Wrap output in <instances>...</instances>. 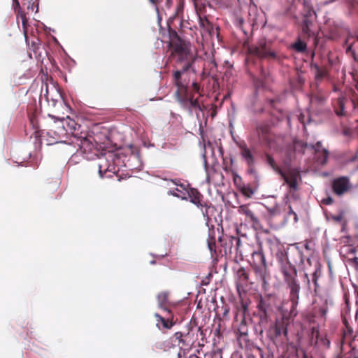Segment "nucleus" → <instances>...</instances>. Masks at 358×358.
Segmentation results:
<instances>
[{"mask_svg":"<svg viewBox=\"0 0 358 358\" xmlns=\"http://www.w3.org/2000/svg\"><path fill=\"white\" fill-rule=\"evenodd\" d=\"M169 47V59L176 62L171 82L177 88L176 91L188 92L189 71H194L192 65L196 60V56L191 50L190 43L183 40L178 34L170 29Z\"/></svg>","mask_w":358,"mask_h":358,"instance_id":"f257e3e1","label":"nucleus"},{"mask_svg":"<svg viewBox=\"0 0 358 358\" xmlns=\"http://www.w3.org/2000/svg\"><path fill=\"white\" fill-rule=\"evenodd\" d=\"M78 129H81V125L77 124L74 120L62 118L54 122L48 131V136L53 140L51 143L63 142L64 141V138L68 135L73 137L74 133Z\"/></svg>","mask_w":358,"mask_h":358,"instance_id":"f03ea898","label":"nucleus"},{"mask_svg":"<svg viewBox=\"0 0 358 358\" xmlns=\"http://www.w3.org/2000/svg\"><path fill=\"white\" fill-rule=\"evenodd\" d=\"M282 272L285 276V282L290 289L291 313H293L296 308L299 299L300 285L296 279L297 271L294 266L289 264L282 267Z\"/></svg>","mask_w":358,"mask_h":358,"instance_id":"7ed1b4c3","label":"nucleus"},{"mask_svg":"<svg viewBox=\"0 0 358 358\" xmlns=\"http://www.w3.org/2000/svg\"><path fill=\"white\" fill-rule=\"evenodd\" d=\"M119 159L117 155L113 152L101 153L97 163L100 177L111 178L113 174H116L119 171L117 166Z\"/></svg>","mask_w":358,"mask_h":358,"instance_id":"20e7f679","label":"nucleus"},{"mask_svg":"<svg viewBox=\"0 0 358 358\" xmlns=\"http://www.w3.org/2000/svg\"><path fill=\"white\" fill-rule=\"evenodd\" d=\"M250 266L255 274L257 280L262 282L264 285H266V279L269 272L265 255L262 249L254 251L252 253Z\"/></svg>","mask_w":358,"mask_h":358,"instance_id":"39448f33","label":"nucleus"},{"mask_svg":"<svg viewBox=\"0 0 358 358\" xmlns=\"http://www.w3.org/2000/svg\"><path fill=\"white\" fill-rule=\"evenodd\" d=\"M248 52L259 59H277L278 56L271 48V43L265 38H259L257 42L248 47Z\"/></svg>","mask_w":358,"mask_h":358,"instance_id":"423d86ee","label":"nucleus"},{"mask_svg":"<svg viewBox=\"0 0 358 358\" xmlns=\"http://www.w3.org/2000/svg\"><path fill=\"white\" fill-rule=\"evenodd\" d=\"M74 134L73 138L76 141H72V143L78 145L83 152L90 153L93 152L94 150L96 151V143L93 136L88 135L87 131L81 129H77Z\"/></svg>","mask_w":358,"mask_h":358,"instance_id":"0eeeda50","label":"nucleus"},{"mask_svg":"<svg viewBox=\"0 0 358 358\" xmlns=\"http://www.w3.org/2000/svg\"><path fill=\"white\" fill-rule=\"evenodd\" d=\"M188 195L190 199V201L201 209L203 217L208 220L210 219L208 210L210 208V204L209 205L207 202L203 200V196L196 189H190L188 192Z\"/></svg>","mask_w":358,"mask_h":358,"instance_id":"6e6552de","label":"nucleus"},{"mask_svg":"<svg viewBox=\"0 0 358 358\" xmlns=\"http://www.w3.org/2000/svg\"><path fill=\"white\" fill-rule=\"evenodd\" d=\"M256 131L259 141L263 144L271 147L274 140L271 126L268 123L261 122L257 126Z\"/></svg>","mask_w":358,"mask_h":358,"instance_id":"1a4fd4ad","label":"nucleus"},{"mask_svg":"<svg viewBox=\"0 0 358 358\" xmlns=\"http://www.w3.org/2000/svg\"><path fill=\"white\" fill-rule=\"evenodd\" d=\"M279 175L289 185L291 189L296 190L298 189V179L301 178L300 171L299 169L295 168L289 169L287 173L282 170L281 173H279Z\"/></svg>","mask_w":358,"mask_h":358,"instance_id":"9d476101","label":"nucleus"},{"mask_svg":"<svg viewBox=\"0 0 358 358\" xmlns=\"http://www.w3.org/2000/svg\"><path fill=\"white\" fill-rule=\"evenodd\" d=\"M287 321L285 319H278L273 322V325L270 327L268 329V336L271 340H274L284 334L287 336V330L285 324H287Z\"/></svg>","mask_w":358,"mask_h":358,"instance_id":"9b49d317","label":"nucleus"},{"mask_svg":"<svg viewBox=\"0 0 358 358\" xmlns=\"http://www.w3.org/2000/svg\"><path fill=\"white\" fill-rule=\"evenodd\" d=\"M350 187L351 185L348 177L341 176L332 181L333 192L338 196L344 194Z\"/></svg>","mask_w":358,"mask_h":358,"instance_id":"f8f14e48","label":"nucleus"},{"mask_svg":"<svg viewBox=\"0 0 358 358\" xmlns=\"http://www.w3.org/2000/svg\"><path fill=\"white\" fill-rule=\"evenodd\" d=\"M238 148L240 150V155L242 157V159L245 162L246 164L248 165L250 172H252V169L255 165V157L250 150V148L248 147L247 144L245 142H242L238 144Z\"/></svg>","mask_w":358,"mask_h":358,"instance_id":"ddd939ff","label":"nucleus"},{"mask_svg":"<svg viewBox=\"0 0 358 358\" xmlns=\"http://www.w3.org/2000/svg\"><path fill=\"white\" fill-rule=\"evenodd\" d=\"M167 314L166 317H162L158 313L155 314V317L157 319V326L160 329L161 327L159 323L162 324V328L166 329H171L176 323V321L173 320V315L172 310H168L165 311Z\"/></svg>","mask_w":358,"mask_h":358,"instance_id":"4468645a","label":"nucleus"},{"mask_svg":"<svg viewBox=\"0 0 358 358\" xmlns=\"http://www.w3.org/2000/svg\"><path fill=\"white\" fill-rule=\"evenodd\" d=\"M310 148L315 151L317 162L322 165L325 164L327 162L329 152L322 148V143L318 141L315 145H310Z\"/></svg>","mask_w":358,"mask_h":358,"instance_id":"2eb2a0df","label":"nucleus"},{"mask_svg":"<svg viewBox=\"0 0 358 358\" xmlns=\"http://www.w3.org/2000/svg\"><path fill=\"white\" fill-rule=\"evenodd\" d=\"M184 10V1H180L177 5L175 13L173 16L170 17L168 20V32L169 33V29H171L172 30L175 31L177 34L178 32L171 27V24H173L175 21H178L180 24V31L182 29V15L183 13Z\"/></svg>","mask_w":358,"mask_h":358,"instance_id":"dca6fc26","label":"nucleus"},{"mask_svg":"<svg viewBox=\"0 0 358 358\" xmlns=\"http://www.w3.org/2000/svg\"><path fill=\"white\" fill-rule=\"evenodd\" d=\"M257 308L259 312L261 320H267L270 312L272 310L270 298L268 296H261L257 304Z\"/></svg>","mask_w":358,"mask_h":358,"instance_id":"f3484780","label":"nucleus"},{"mask_svg":"<svg viewBox=\"0 0 358 358\" xmlns=\"http://www.w3.org/2000/svg\"><path fill=\"white\" fill-rule=\"evenodd\" d=\"M238 213L245 216V221L251 222L254 225H258L259 224L258 217L250 209L249 204H243L238 206Z\"/></svg>","mask_w":358,"mask_h":358,"instance_id":"a211bd4d","label":"nucleus"},{"mask_svg":"<svg viewBox=\"0 0 358 358\" xmlns=\"http://www.w3.org/2000/svg\"><path fill=\"white\" fill-rule=\"evenodd\" d=\"M249 275L243 267L240 268L236 272V287L237 289L243 288L249 283Z\"/></svg>","mask_w":358,"mask_h":358,"instance_id":"6ab92c4d","label":"nucleus"},{"mask_svg":"<svg viewBox=\"0 0 358 358\" xmlns=\"http://www.w3.org/2000/svg\"><path fill=\"white\" fill-rule=\"evenodd\" d=\"M199 26L201 29V35L204 34L212 35L214 33L213 25L208 20L206 15L202 16L201 14L199 15Z\"/></svg>","mask_w":358,"mask_h":358,"instance_id":"aec40b11","label":"nucleus"},{"mask_svg":"<svg viewBox=\"0 0 358 358\" xmlns=\"http://www.w3.org/2000/svg\"><path fill=\"white\" fill-rule=\"evenodd\" d=\"M345 329L343 330V336L341 338V347L343 348V345L345 343H348L351 345V343L352 341L353 336V329L348 324L346 320L343 321Z\"/></svg>","mask_w":358,"mask_h":358,"instance_id":"412c9836","label":"nucleus"},{"mask_svg":"<svg viewBox=\"0 0 358 358\" xmlns=\"http://www.w3.org/2000/svg\"><path fill=\"white\" fill-rule=\"evenodd\" d=\"M169 294L167 292H161L157 295L158 305L160 308L164 311H168L171 309V304L168 300Z\"/></svg>","mask_w":358,"mask_h":358,"instance_id":"4be33fe9","label":"nucleus"},{"mask_svg":"<svg viewBox=\"0 0 358 358\" xmlns=\"http://www.w3.org/2000/svg\"><path fill=\"white\" fill-rule=\"evenodd\" d=\"M175 98L176 101L183 107H187L189 105V98L188 92H180V91H176Z\"/></svg>","mask_w":358,"mask_h":358,"instance_id":"5701e85b","label":"nucleus"},{"mask_svg":"<svg viewBox=\"0 0 358 358\" xmlns=\"http://www.w3.org/2000/svg\"><path fill=\"white\" fill-rule=\"evenodd\" d=\"M310 67L314 71L315 79L316 80H322L327 74L326 69L320 68L317 64L312 63Z\"/></svg>","mask_w":358,"mask_h":358,"instance_id":"b1692460","label":"nucleus"},{"mask_svg":"<svg viewBox=\"0 0 358 358\" xmlns=\"http://www.w3.org/2000/svg\"><path fill=\"white\" fill-rule=\"evenodd\" d=\"M307 148H310V145L307 143H305L300 140L295 139L293 141L292 149L293 152H298L303 155L305 152V150Z\"/></svg>","mask_w":358,"mask_h":358,"instance_id":"393cba45","label":"nucleus"},{"mask_svg":"<svg viewBox=\"0 0 358 358\" xmlns=\"http://www.w3.org/2000/svg\"><path fill=\"white\" fill-rule=\"evenodd\" d=\"M320 334L319 329L317 327H313L311 332L309 336L310 345L313 346H318Z\"/></svg>","mask_w":358,"mask_h":358,"instance_id":"a878e982","label":"nucleus"},{"mask_svg":"<svg viewBox=\"0 0 358 358\" xmlns=\"http://www.w3.org/2000/svg\"><path fill=\"white\" fill-rule=\"evenodd\" d=\"M15 13L16 14L17 18L20 17L21 19L24 34L26 36L28 26V18L26 16V13L22 10H19L15 12Z\"/></svg>","mask_w":358,"mask_h":358,"instance_id":"bb28decb","label":"nucleus"},{"mask_svg":"<svg viewBox=\"0 0 358 358\" xmlns=\"http://www.w3.org/2000/svg\"><path fill=\"white\" fill-rule=\"evenodd\" d=\"M266 157V163L272 168V169L279 174V173H281L282 169L280 167L276 164L275 159L273 157L269 155L268 153L265 154Z\"/></svg>","mask_w":358,"mask_h":358,"instance_id":"cd10ccee","label":"nucleus"},{"mask_svg":"<svg viewBox=\"0 0 358 358\" xmlns=\"http://www.w3.org/2000/svg\"><path fill=\"white\" fill-rule=\"evenodd\" d=\"M207 242L208 248L210 250V252H215V230L213 227L212 229H209V234Z\"/></svg>","mask_w":358,"mask_h":358,"instance_id":"c85d7f7f","label":"nucleus"},{"mask_svg":"<svg viewBox=\"0 0 358 358\" xmlns=\"http://www.w3.org/2000/svg\"><path fill=\"white\" fill-rule=\"evenodd\" d=\"M322 275V270L320 265L317 263L315 266V271L312 273V282H313L315 285V289L316 290L317 287H318L317 280L318 278Z\"/></svg>","mask_w":358,"mask_h":358,"instance_id":"c756f323","label":"nucleus"},{"mask_svg":"<svg viewBox=\"0 0 358 358\" xmlns=\"http://www.w3.org/2000/svg\"><path fill=\"white\" fill-rule=\"evenodd\" d=\"M285 15L290 18L297 19L296 6L294 3L289 4L285 10Z\"/></svg>","mask_w":358,"mask_h":358,"instance_id":"7c9ffc66","label":"nucleus"},{"mask_svg":"<svg viewBox=\"0 0 358 358\" xmlns=\"http://www.w3.org/2000/svg\"><path fill=\"white\" fill-rule=\"evenodd\" d=\"M327 312L328 305L327 301H325V302L323 304L318 306L317 313L323 319L324 321H325L327 318Z\"/></svg>","mask_w":358,"mask_h":358,"instance_id":"2f4dec72","label":"nucleus"},{"mask_svg":"<svg viewBox=\"0 0 358 358\" xmlns=\"http://www.w3.org/2000/svg\"><path fill=\"white\" fill-rule=\"evenodd\" d=\"M292 48L298 52H303L306 50L307 45L303 41L298 39L293 45Z\"/></svg>","mask_w":358,"mask_h":358,"instance_id":"473e14b6","label":"nucleus"},{"mask_svg":"<svg viewBox=\"0 0 358 358\" xmlns=\"http://www.w3.org/2000/svg\"><path fill=\"white\" fill-rule=\"evenodd\" d=\"M330 340L327 337L326 335L324 336L322 335L320 336L319 344L317 346L318 348L322 349H328L330 347Z\"/></svg>","mask_w":358,"mask_h":358,"instance_id":"72a5a7b5","label":"nucleus"},{"mask_svg":"<svg viewBox=\"0 0 358 358\" xmlns=\"http://www.w3.org/2000/svg\"><path fill=\"white\" fill-rule=\"evenodd\" d=\"M338 103L339 106V109L336 110V113L338 116H343L345 115L344 112V100L343 99H339L338 101Z\"/></svg>","mask_w":358,"mask_h":358,"instance_id":"f704fd0d","label":"nucleus"},{"mask_svg":"<svg viewBox=\"0 0 358 358\" xmlns=\"http://www.w3.org/2000/svg\"><path fill=\"white\" fill-rule=\"evenodd\" d=\"M189 105L194 108H198L199 110H201V108L198 99H193L192 96H190Z\"/></svg>","mask_w":358,"mask_h":358,"instance_id":"c9c22d12","label":"nucleus"},{"mask_svg":"<svg viewBox=\"0 0 358 358\" xmlns=\"http://www.w3.org/2000/svg\"><path fill=\"white\" fill-rule=\"evenodd\" d=\"M241 191L242 194L247 197H250L254 193L253 190L250 187H243Z\"/></svg>","mask_w":358,"mask_h":358,"instance_id":"e433bc0d","label":"nucleus"},{"mask_svg":"<svg viewBox=\"0 0 358 358\" xmlns=\"http://www.w3.org/2000/svg\"><path fill=\"white\" fill-rule=\"evenodd\" d=\"M184 334L180 331H177L173 334V337L178 341V344H185V341L183 339Z\"/></svg>","mask_w":358,"mask_h":358,"instance_id":"4c0bfd02","label":"nucleus"},{"mask_svg":"<svg viewBox=\"0 0 358 358\" xmlns=\"http://www.w3.org/2000/svg\"><path fill=\"white\" fill-rule=\"evenodd\" d=\"M200 85L196 82H193L192 84V91L196 93H199L200 92Z\"/></svg>","mask_w":358,"mask_h":358,"instance_id":"58836bf2","label":"nucleus"},{"mask_svg":"<svg viewBox=\"0 0 358 358\" xmlns=\"http://www.w3.org/2000/svg\"><path fill=\"white\" fill-rule=\"evenodd\" d=\"M288 214L290 215H294V221L295 222H297L298 220V217H297V215L296 213L293 210L291 206H288Z\"/></svg>","mask_w":358,"mask_h":358,"instance_id":"ea45409f","label":"nucleus"},{"mask_svg":"<svg viewBox=\"0 0 358 358\" xmlns=\"http://www.w3.org/2000/svg\"><path fill=\"white\" fill-rule=\"evenodd\" d=\"M13 6H14L15 12H16V11H17L19 10H22V8H20V3H19L18 0H13Z\"/></svg>","mask_w":358,"mask_h":358,"instance_id":"a19ab883","label":"nucleus"},{"mask_svg":"<svg viewBox=\"0 0 358 358\" xmlns=\"http://www.w3.org/2000/svg\"><path fill=\"white\" fill-rule=\"evenodd\" d=\"M323 203L326 205H329L333 203V199L331 197H328L324 199Z\"/></svg>","mask_w":358,"mask_h":358,"instance_id":"79ce46f5","label":"nucleus"},{"mask_svg":"<svg viewBox=\"0 0 358 358\" xmlns=\"http://www.w3.org/2000/svg\"><path fill=\"white\" fill-rule=\"evenodd\" d=\"M149 1L154 6H157L162 0H149Z\"/></svg>","mask_w":358,"mask_h":358,"instance_id":"37998d69","label":"nucleus"},{"mask_svg":"<svg viewBox=\"0 0 358 358\" xmlns=\"http://www.w3.org/2000/svg\"><path fill=\"white\" fill-rule=\"evenodd\" d=\"M343 219V216L341 215L334 217V220L337 222H341Z\"/></svg>","mask_w":358,"mask_h":358,"instance_id":"c03bdc74","label":"nucleus"},{"mask_svg":"<svg viewBox=\"0 0 358 358\" xmlns=\"http://www.w3.org/2000/svg\"><path fill=\"white\" fill-rule=\"evenodd\" d=\"M304 277H305L306 281L307 282V285L309 286L310 285V279H309L308 275L307 273H305Z\"/></svg>","mask_w":358,"mask_h":358,"instance_id":"a18cd8bd","label":"nucleus"},{"mask_svg":"<svg viewBox=\"0 0 358 358\" xmlns=\"http://www.w3.org/2000/svg\"><path fill=\"white\" fill-rule=\"evenodd\" d=\"M238 179L239 180H241V177H239L237 174H234V182H235V183H236V182H237V180H238Z\"/></svg>","mask_w":358,"mask_h":358,"instance_id":"49530a36","label":"nucleus"},{"mask_svg":"<svg viewBox=\"0 0 358 358\" xmlns=\"http://www.w3.org/2000/svg\"><path fill=\"white\" fill-rule=\"evenodd\" d=\"M228 313H229V308H224V311L223 313V316L224 317L226 316L228 314Z\"/></svg>","mask_w":358,"mask_h":358,"instance_id":"de8ad7c7","label":"nucleus"},{"mask_svg":"<svg viewBox=\"0 0 358 358\" xmlns=\"http://www.w3.org/2000/svg\"><path fill=\"white\" fill-rule=\"evenodd\" d=\"M269 102H270L271 105L272 106H273V104H274L275 100H274V99H270V100H269Z\"/></svg>","mask_w":358,"mask_h":358,"instance_id":"09e8293b","label":"nucleus"},{"mask_svg":"<svg viewBox=\"0 0 358 358\" xmlns=\"http://www.w3.org/2000/svg\"><path fill=\"white\" fill-rule=\"evenodd\" d=\"M212 64H213V66H214L215 67H216V66H217L216 62H215V61H213V62H212Z\"/></svg>","mask_w":358,"mask_h":358,"instance_id":"8fccbe9b","label":"nucleus"},{"mask_svg":"<svg viewBox=\"0 0 358 358\" xmlns=\"http://www.w3.org/2000/svg\"><path fill=\"white\" fill-rule=\"evenodd\" d=\"M171 182H173L176 185H178L176 180H171Z\"/></svg>","mask_w":358,"mask_h":358,"instance_id":"3c124183","label":"nucleus"},{"mask_svg":"<svg viewBox=\"0 0 358 358\" xmlns=\"http://www.w3.org/2000/svg\"><path fill=\"white\" fill-rule=\"evenodd\" d=\"M236 242H237V245H239V243H240V239H239V238H236Z\"/></svg>","mask_w":358,"mask_h":358,"instance_id":"603ef678","label":"nucleus"},{"mask_svg":"<svg viewBox=\"0 0 358 358\" xmlns=\"http://www.w3.org/2000/svg\"><path fill=\"white\" fill-rule=\"evenodd\" d=\"M30 121H31V123L32 124H34V119H33V118H31Z\"/></svg>","mask_w":358,"mask_h":358,"instance_id":"864d4df0","label":"nucleus"},{"mask_svg":"<svg viewBox=\"0 0 358 358\" xmlns=\"http://www.w3.org/2000/svg\"><path fill=\"white\" fill-rule=\"evenodd\" d=\"M169 194H173V195H174V196H177L176 194L171 193V191H169Z\"/></svg>","mask_w":358,"mask_h":358,"instance_id":"5fc2aeb1","label":"nucleus"},{"mask_svg":"<svg viewBox=\"0 0 358 358\" xmlns=\"http://www.w3.org/2000/svg\"><path fill=\"white\" fill-rule=\"evenodd\" d=\"M289 160L291 161V157L289 156V154H287Z\"/></svg>","mask_w":358,"mask_h":358,"instance_id":"6e6d98bb","label":"nucleus"},{"mask_svg":"<svg viewBox=\"0 0 358 358\" xmlns=\"http://www.w3.org/2000/svg\"><path fill=\"white\" fill-rule=\"evenodd\" d=\"M241 324H245V320L243 319Z\"/></svg>","mask_w":358,"mask_h":358,"instance_id":"4d7b16f0","label":"nucleus"},{"mask_svg":"<svg viewBox=\"0 0 358 358\" xmlns=\"http://www.w3.org/2000/svg\"><path fill=\"white\" fill-rule=\"evenodd\" d=\"M49 117H51L52 118H55L53 115H49Z\"/></svg>","mask_w":358,"mask_h":358,"instance_id":"13d9d810","label":"nucleus"},{"mask_svg":"<svg viewBox=\"0 0 358 358\" xmlns=\"http://www.w3.org/2000/svg\"><path fill=\"white\" fill-rule=\"evenodd\" d=\"M178 358H180V353L178 354Z\"/></svg>","mask_w":358,"mask_h":358,"instance_id":"bf43d9fd","label":"nucleus"},{"mask_svg":"<svg viewBox=\"0 0 358 358\" xmlns=\"http://www.w3.org/2000/svg\"><path fill=\"white\" fill-rule=\"evenodd\" d=\"M304 358H307V356H306V355H304Z\"/></svg>","mask_w":358,"mask_h":358,"instance_id":"052dcab7","label":"nucleus"},{"mask_svg":"<svg viewBox=\"0 0 358 358\" xmlns=\"http://www.w3.org/2000/svg\"><path fill=\"white\" fill-rule=\"evenodd\" d=\"M169 1H170V0H167V3H169Z\"/></svg>","mask_w":358,"mask_h":358,"instance_id":"680f3d73","label":"nucleus"},{"mask_svg":"<svg viewBox=\"0 0 358 358\" xmlns=\"http://www.w3.org/2000/svg\"><path fill=\"white\" fill-rule=\"evenodd\" d=\"M357 40L358 41V36H357Z\"/></svg>","mask_w":358,"mask_h":358,"instance_id":"e2e57ef3","label":"nucleus"},{"mask_svg":"<svg viewBox=\"0 0 358 358\" xmlns=\"http://www.w3.org/2000/svg\"><path fill=\"white\" fill-rule=\"evenodd\" d=\"M194 1H196V0H194Z\"/></svg>","mask_w":358,"mask_h":358,"instance_id":"0e129e2a","label":"nucleus"},{"mask_svg":"<svg viewBox=\"0 0 358 358\" xmlns=\"http://www.w3.org/2000/svg\"><path fill=\"white\" fill-rule=\"evenodd\" d=\"M336 358H339V357H336Z\"/></svg>","mask_w":358,"mask_h":358,"instance_id":"69168bd1","label":"nucleus"}]
</instances>
